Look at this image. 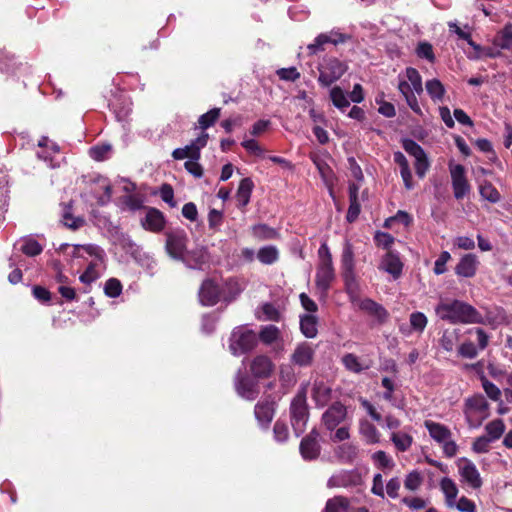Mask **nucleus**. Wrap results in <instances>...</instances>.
<instances>
[{
	"mask_svg": "<svg viewBox=\"0 0 512 512\" xmlns=\"http://www.w3.org/2000/svg\"><path fill=\"white\" fill-rule=\"evenodd\" d=\"M442 320L450 323H481V314L470 304L453 300L451 302H441L435 309Z\"/></svg>",
	"mask_w": 512,
	"mask_h": 512,
	"instance_id": "nucleus-1",
	"label": "nucleus"
},
{
	"mask_svg": "<svg viewBox=\"0 0 512 512\" xmlns=\"http://www.w3.org/2000/svg\"><path fill=\"white\" fill-rule=\"evenodd\" d=\"M348 70V64L334 56H325L318 64V83L322 87H330Z\"/></svg>",
	"mask_w": 512,
	"mask_h": 512,
	"instance_id": "nucleus-2",
	"label": "nucleus"
},
{
	"mask_svg": "<svg viewBox=\"0 0 512 512\" xmlns=\"http://www.w3.org/2000/svg\"><path fill=\"white\" fill-rule=\"evenodd\" d=\"M257 336L253 330L238 329L232 333L230 350L234 355L245 354L257 345Z\"/></svg>",
	"mask_w": 512,
	"mask_h": 512,
	"instance_id": "nucleus-3",
	"label": "nucleus"
},
{
	"mask_svg": "<svg viewBox=\"0 0 512 512\" xmlns=\"http://www.w3.org/2000/svg\"><path fill=\"white\" fill-rule=\"evenodd\" d=\"M449 171L454 197L457 200H461L470 192L471 189L466 176L465 167L461 164L449 163Z\"/></svg>",
	"mask_w": 512,
	"mask_h": 512,
	"instance_id": "nucleus-4",
	"label": "nucleus"
},
{
	"mask_svg": "<svg viewBox=\"0 0 512 512\" xmlns=\"http://www.w3.org/2000/svg\"><path fill=\"white\" fill-rule=\"evenodd\" d=\"M187 236L183 230L166 234L165 248L170 257L183 260L186 251Z\"/></svg>",
	"mask_w": 512,
	"mask_h": 512,
	"instance_id": "nucleus-5",
	"label": "nucleus"
},
{
	"mask_svg": "<svg viewBox=\"0 0 512 512\" xmlns=\"http://www.w3.org/2000/svg\"><path fill=\"white\" fill-rule=\"evenodd\" d=\"M222 289L220 285L211 278L205 279L198 292L199 301L203 306H214L221 298Z\"/></svg>",
	"mask_w": 512,
	"mask_h": 512,
	"instance_id": "nucleus-6",
	"label": "nucleus"
},
{
	"mask_svg": "<svg viewBox=\"0 0 512 512\" xmlns=\"http://www.w3.org/2000/svg\"><path fill=\"white\" fill-rule=\"evenodd\" d=\"M235 389L238 395L247 400H254L259 394L257 382L241 370L235 376Z\"/></svg>",
	"mask_w": 512,
	"mask_h": 512,
	"instance_id": "nucleus-7",
	"label": "nucleus"
},
{
	"mask_svg": "<svg viewBox=\"0 0 512 512\" xmlns=\"http://www.w3.org/2000/svg\"><path fill=\"white\" fill-rule=\"evenodd\" d=\"M362 475L356 470H343L337 474L332 475L328 482L327 486L330 488L333 487H355L362 484Z\"/></svg>",
	"mask_w": 512,
	"mask_h": 512,
	"instance_id": "nucleus-8",
	"label": "nucleus"
},
{
	"mask_svg": "<svg viewBox=\"0 0 512 512\" xmlns=\"http://www.w3.org/2000/svg\"><path fill=\"white\" fill-rule=\"evenodd\" d=\"M349 37L346 34L338 31H330L329 33H321L315 39L314 42L307 46L310 54H317L318 52L325 50L326 44L337 45L344 43Z\"/></svg>",
	"mask_w": 512,
	"mask_h": 512,
	"instance_id": "nucleus-9",
	"label": "nucleus"
},
{
	"mask_svg": "<svg viewBox=\"0 0 512 512\" xmlns=\"http://www.w3.org/2000/svg\"><path fill=\"white\" fill-rule=\"evenodd\" d=\"M458 468L461 477L471 488L478 489L482 486L480 473L472 461L461 458L458 461Z\"/></svg>",
	"mask_w": 512,
	"mask_h": 512,
	"instance_id": "nucleus-10",
	"label": "nucleus"
},
{
	"mask_svg": "<svg viewBox=\"0 0 512 512\" xmlns=\"http://www.w3.org/2000/svg\"><path fill=\"white\" fill-rule=\"evenodd\" d=\"M315 356V350L308 342H302L298 344L290 357V361L293 365L299 367H309L313 364Z\"/></svg>",
	"mask_w": 512,
	"mask_h": 512,
	"instance_id": "nucleus-11",
	"label": "nucleus"
},
{
	"mask_svg": "<svg viewBox=\"0 0 512 512\" xmlns=\"http://www.w3.org/2000/svg\"><path fill=\"white\" fill-rule=\"evenodd\" d=\"M334 280L335 269L333 264H318L315 275V284L317 289H319L323 295L328 293Z\"/></svg>",
	"mask_w": 512,
	"mask_h": 512,
	"instance_id": "nucleus-12",
	"label": "nucleus"
},
{
	"mask_svg": "<svg viewBox=\"0 0 512 512\" xmlns=\"http://www.w3.org/2000/svg\"><path fill=\"white\" fill-rule=\"evenodd\" d=\"M275 365L272 360L266 355H257L250 363V372L254 378L267 379L273 371Z\"/></svg>",
	"mask_w": 512,
	"mask_h": 512,
	"instance_id": "nucleus-13",
	"label": "nucleus"
},
{
	"mask_svg": "<svg viewBox=\"0 0 512 512\" xmlns=\"http://www.w3.org/2000/svg\"><path fill=\"white\" fill-rule=\"evenodd\" d=\"M403 266L399 253L389 250L382 257L379 269L389 273L394 279H398L402 275Z\"/></svg>",
	"mask_w": 512,
	"mask_h": 512,
	"instance_id": "nucleus-14",
	"label": "nucleus"
},
{
	"mask_svg": "<svg viewBox=\"0 0 512 512\" xmlns=\"http://www.w3.org/2000/svg\"><path fill=\"white\" fill-rule=\"evenodd\" d=\"M318 432L313 429L305 436L300 443V453L305 460H314L320 454V445L318 443Z\"/></svg>",
	"mask_w": 512,
	"mask_h": 512,
	"instance_id": "nucleus-15",
	"label": "nucleus"
},
{
	"mask_svg": "<svg viewBox=\"0 0 512 512\" xmlns=\"http://www.w3.org/2000/svg\"><path fill=\"white\" fill-rule=\"evenodd\" d=\"M359 189L360 185L355 182H350L348 186L349 207L346 214V221L354 223L361 212V205L359 202Z\"/></svg>",
	"mask_w": 512,
	"mask_h": 512,
	"instance_id": "nucleus-16",
	"label": "nucleus"
},
{
	"mask_svg": "<svg viewBox=\"0 0 512 512\" xmlns=\"http://www.w3.org/2000/svg\"><path fill=\"white\" fill-rule=\"evenodd\" d=\"M253 189L254 182L252 181L251 178L246 177L241 179V181L239 182L235 199L237 208L243 213L246 212V207L250 202Z\"/></svg>",
	"mask_w": 512,
	"mask_h": 512,
	"instance_id": "nucleus-17",
	"label": "nucleus"
},
{
	"mask_svg": "<svg viewBox=\"0 0 512 512\" xmlns=\"http://www.w3.org/2000/svg\"><path fill=\"white\" fill-rule=\"evenodd\" d=\"M166 220L164 214L157 208L150 207L146 213L142 226L145 230L159 233L165 228Z\"/></svg>",
	"mask_w": 512,
	"mask_h": 512,
	"instance_id": "nucleus-18",
	"label": "nucleus"
},
{
	"mask_svg": "<svg viewBox=\"0 0 512 512\" xmlns=\"http://www.w3.org/2000/svg\"><path fill=\"white\" fill-rule=\"evenodd\" d=\"M479 265L477 256L473 253L465 254L455 267L458 276L472 278L476 275Z\"/></svg>",
	"mask_w": 512,
	"mask_h": 512,
	"instance_id": "nucleus-19",
	"label": "nucleus"
},
{
	"mask_svg": "<svg viewBox=\"0 0 512 512\" xmlns=\"http://www.w3.org/2000/svg\"><path fill=\"white\" fill-rule=\"evenodd\" d=\"M393 160L400 168V174L404 183V187L407 190H412L414 188V182L407 158L402 152L396 151L393 153Z\"/></svg>",
	"mask_w": 512,
	"mask_h": 512,
	"instance_id": "nucleus-20",
	"label": "nucleus"
},
{
	"mask_svg": "<svg viewBox=\"0 0 512 512\" xmlns=\"http://www.w3.org/2000/svg\"><path fill=\"white\" fill-rule=\"evenodd\" d=\"M334 454L340 463L352 464L358 457V448L351 443H343L335 448Z\"/></svg>",
	"mask_w": 512,
	"mask_h": 512,
	"instance_id": "nucleus-21",
	"label": "nucleus"
},
{
	"mask_svg": "<svg viewBox=\"0 0 512 512\" xmlns=\"http://www.w3.org/2000/svg\"><path fill=\"white\" fill-rule=\"evenodd\" d=\"M480 380L486 395L493 401H499L498 412L500 414L507 413L508 408L504 407L503 402L501 401V390L494 383L490 382L484 374L480 375Z\"/></svg>",
	"mask_w": 512,
	"mask_h": 512,
	"instance_id": "nucleus-22",
	"label": "nucleus"
},
{
	"mask_svg": "<svg viewBox=\"0 0 512 512\" xmlns=\"http://www.w3.org/2000/svg\"><path fill=\"white\" fill-rule=\"evenodd\" d=\"M489 403L482 394H476L465 402V413H481L488 416Z\"/></svg>",
	"mask_w": 512,
	"mask_h": 512,
	"instance_id": "nucleus-23",
	"label": "nucleus"
},
{
	"mask_svg": "<svg viewBox=\"0 0 512 512\" xmlns=\"http://www.w3.org/2000/svg\"><path fill=\"white\" fill-rule=\"evenodd\" d=\"M360 308L368 314L375 316L380 323L385 322L389 316L388 311L381 304L369 298L361 302Z\"/></svg>",
	"mask_w": 512,
	"mask_h": 512,
	"instance_id": "nucleus-24",
	"label": "nucleus"
},
{
	"mask_svg": "<svg viewBox=\"0 0 512 512\" xmlns=\"http://www.w3.org/2000/svg\"><path fill=\"white\" fill-rule=\"evenodd\" d=\"M425 89L433 102H442L446 89L439 79H430L425 83Z\"/></svg>",
	"mask_w": 512,
	"mask_h": 512,
	"instance_id": "nucleus-25",
	"label": "nucleus"
},
{
	"mask_svg": "<svg viewBox=\"0 0 512 512\" xmlns=\"http://www.w3.org/2000/svg\"><path fill=\"white\" fill-rule=\"evenodd\" d=\"M318 319L311 314H305L300 318V330L307 338H315L318 334Z\"/></svg>",
	"mask_w": 512,
	"mask_h": 512,
	"instance_id": "nucleus-26",
	"label": "nucleus"
},
{
	"mask_svg": "<svg viewBox=\"0 0 512 512\" xmlns=\"http://www.w3.org/2000/svg\"><path fill=\"white\" fill-rule=\"evenodd\" d=\"M257 259L264 265L274 264L279 259V250L274 245L261 247L257 252Z\"/></svg>",
	"mask_w": 512,
	"mask_h": 512,
	"instance_id": "nucleus-27",
	"label": "nucleus"
},
{
	"mask_svg": "<svg viewBox=\"0 0 512 512\" xmlns=\"http://www.w3.org/2000/svg\"><path fill=\"white\" fill-rule=\"evenodd\" d=\"M441 490L445 494L446 503L449 507L455 505V499L458 494V488L454 481L448 477H445L440 482Z\"/></svg>",
	"mask_w": 512,
	"mask_h": 512,
	"instance_id": "nucleus-28",
	"label": "nucleus"
},
{
	"mask_svg": "<svg viewBox=\"0 0 512 512\" xmlns=\"http://www.w3.org/2000/svg\"><path fill=\"white\" fill-rule=\"evenodd\" d=\"M479 193L483 199L490 203H498L501 200V195L497 188L487 180L479 185Z\"/></svg>",
	"mask_w": 512,
	"mask_h": 512,
	"instance_id": "nucleus-29",
	"label": "nucleus"
},
{
	"mask_svg": "<svg viewBox=\"0 0 512 512\" xmlns=\"http://www.w3.org/2000/svg\"><path fill=\"white\" fill-rule=\"evenodd\" d=\"M425 425L434 440L444 442L450 438L451 433L445 426L432 421H426Z\"/></svg>",
	"mask_w": 512,
	"mask_h": 512,
	"instance_id": "nucleus-30",
	"label": "nucleus"
},
{
	"mask_svg": "<svg viewBox=\"0 0 512 512\" xmlns=\"http://www.w3.org/2000/svg\"><path fill=\"white\" fill-rule=\"evenodd\" d=\"M341 268L342 272H354L355 262H354V250L353 246L350 242H346L342 255H341Z\"/></svg>",
	"mask_w": 512,
	"mask_h": 512,
	"instance_id": "nucleus-31",
	"label": "nucleus"
},
{
	"mask_svg": "<svg viewBox=\"0 0 512 512\" xmlns=\"http://www.w3.org/2000/svg\"><path fill=\"white\" fill-rule=\"evenodd\" d=\"M254 237L260 240H272L279 238V232L267 224H256L252 227Z\"/></svg>",
	"mask_w": 512,
	"mask_h": 512,
	"instance_id": "nucleus-32",
	"label": "nucleus"
},
{
	"mask_svg": "<svg viewBox=\"0 0 512 512\" xmlns=\"http://www.w3.org/2000/svg\"><path fill=\"white\" fill-rule=\"evenodd\" d=\"M276 402L271 396L261 399L255 406V416H273Z\"/></svg>",
	"mask_w": 512,
	"mask_h": 512,
	"instance_id": "nucleus-33",
	"label": "nucleus"
},
{
	"mask_svg": "<svg viewBox=\"0 0 512 512\" xmlns=\"http://www.w3.org/2000/svg\"><path fill=\"white\" fill-rule=\"evenodd\" d=\"M71 209V204H67L64 206V211L62 215L63 224L71 230H77L85 224V220L83 217H74L72 215Z\"/></svg>",
	"mask_w": 512,
	"mask_h": 512,
	"instance_id": "nucleus-34",
	"label": "nucleus"
},
{
	"mask_svg": "<svg viewBox=\"0 0 512 512\" xmlns=\"http://www.w3.org/2000/svg\"><path fill=\"white\" fill-rule=\"evenodd\" d=\"M485 432L486 433L484 435L486 437H489V439L492 442H494V441L498 440L505 432V425L501 419L497 418V419L489 422L485 426Z\"/></svg>",
	"mask_w": 512,
	"mask_h": 512,
	"instance_id": "nucleus-35",
	"label": "nucleus"
},
{
	"mask_svg": "<svg viewBox=\"0 0 512 512\" xmlns=\"http://www.w3.org/2000/svg\"><path fill=\"white\" fill-rule=\"evenodd\" d=\"M494 43L501 49H512V24H507L495 37Z\"/></svg>",
	"mask_w": 512,
	"mask_h": 512,
	"instance_id": "nucleus-36",
	"label": "nucleus"
},
{
	"mask_svg": "<svg viewBox=\"0 0 512 512\" xmlns=\"http://www.w3.org/2000/svg\"><path fill=\"white\" fill-rule=\"evenodd\" d=\"M280 337V330L275 325H267L262 327L259 332V340L265 345H271Z\"/></svg>",
	"mask_w": 512,
	"mask_h": 512,
	"instance_id": "nucleus-37",
	"label": "nucleus"
},
{
	"mask_svg": "<svg viewBox=\"0 0 512 512\" xmlns=\"http://www.w3.org/2000/svg\"><path fill=\"white\" fill-rule=\"evenodd\" d=\"M172 157L175 160H182L189 158L190 160H199L201 152L198 151L197 147H193L192 144L185 146L184 148H176L172 152Z\"/></svg>",
	"mask_w": 512,
	"mask_h": 512,
	"instance_id": "nucleus-38",
	"label": "nucleus"
},
{
	"mask_svg": "<svg viewBox=\"0 0 512 512\" xmlns=\"http://www.w3.org/2000/svg\"><path fill=\"white\" fill-rule=\"evenodd\" d=\"M406 77L411 86V91L418 95L423 93L422 77L417 69L413 67L406 68Z\"/></svg>",
	"mask_w": 512,
	"mask_h": 512,
	"instance_id": "nucleus-39",
	"label": "nucleus"
},
{
	"mask_svg": "<svg viewBox=\"0 0 512 512\" xmlns=\"http://www.w3.org/2000/svg\"><path fill=\"white\" fill-rule=\"evenodd\" d=\"M349 501L343 496L329 499L323 512H348Z\"/></svg>",
	"mask_w": 512,
	"mask_h": 512,
	"instance_id": "nucleus-40",
	"label": "nucleus"
},
{
	"mask_svg": "<svg viewBox=\"0 0 512 512\" xmlns=\"http://www.w3.org/2000/svg\"><path fill=\"white\" fill-rule=\"evenodd\" d=\"M330 99H331L333 105L340 110H344L345 108L349 107V105H350V102L347 99L344 91L339 86H334L330 90Z\"/></svg>",
	"mask_w": 512,
	"mask_h": 512,
	"instance_id": "nucleus-41",
	"label": "nucleus"
},
{
	"mask_svg": "<svg viewBox=\"0 0 512 512\" xmlns=\"http://www.w3.org/2000/svg\"><path fill=\"white\" fill-rule=\"evenodd\" d=\"M221 114L220 108H213L208 112L201 115L198 119V123L201 129L206 130L209 127L213 126L216 121L219 119Z\"/></svg>",
	"mask_w": 512,
	"mask_h": 512,
	"instance_id": "nucleus-42",
	"label": "nucleus"
},
{
	"mask_svg": "<svg viewBox=\"0 0 512 512\" xmlns=\"http://www.w3.org/2000/svg\"><path fill=\"white\" fill-rule=\"evenodd\" d=\"M409 322L414 331L422 333L427 326L428 319L424 313L417 311L410 314Z\"/></svg>",
	"mask_w": 512,
	"mask_h": 512,
	"instance_id": "nucleus-43",
	"label": "nucleus"
},
{
	"mask_svg": "<svg viewBox=\"0 0 512 512\" xmlns=\"http://www.w3.org/2000/svg\"><path fill=\"white\" fill-rule=\"evenodd\" d=\"M392 442L399 451H407L412 444V437L406 433H393L391 437Z\"/></svg>",
	"mask_w": 512,
	"mask_h": 512,
	"instance_id": "nucleus-44",
	"label": "nucleus"
},
{
	"mask_svg": "<svg viewBox=\"0 0 512 512\" xmlns=\"http://www.w3.org/2000/svg\"><path fill=\"white\" fill-rule=\"evenodd\" d=\"M394 242L395 238L387 232L376 231L374 235L375 245L387 251L391 250V246L394 244Z\"/></svg>",
	"mask_w": 512,
	"mask_h": 512,
	"instance_id": "nucleus-45",
	"label": "nucleus"
},
{
	"mask_svg": "<svg viewBox=\"0 0 512 512\" xmlns=\"http://www.w3.org/2000/svg\"><path fill=\"white\" fill-rule=\"evenodd\" d=\"M345 290L349 295H356L359 292V285L355 272H342Z\"/></svg>",
	"mask_w": 512,
	"mask_h": 512,
	"instance_id": "nucleus-46",
	"label": "nucleus"
},
{
	"mask_svg": "<svg viewBox=\"0 0 512 512\" xmlns=\"http://www.w3.org/2000/svg\"><path fill=\"white\" fill-rule=\"evenodd\" d=\"M372 460L380 469H392L394 467L393 460L381 450L372 455Z\"/></svg>",
	"mask_w": 512,
	"mask_h": 512,
	"instance_id": "nucleus-47",
	"label": "nucleus"
},
{
	"mask_svg": "<svg viewBox=\"0 0 512 512\" xmlns=\"http://www.w3.org/2000/svg\"><path fill=\"white\" fill-rule=\"evenodd\" d=\"M402 147L410 156H413L414 158L422 156L425 153L424 149L416 141L409 138L402 140Z\"/></svg>",
	"mask_w": 512,
	"mask_h": 512,
	"instance_id": "nucleus-48",
	"label": "nucleus"
},
{
	"mask_svg": "<svg viewBox=\"0 0 512 512\" xmlns=\"http://www.w3.org/2000/svg\"><path fill=\"white\" fill-rule=\"evenodd\" d=\"M422 482V475L418 471H412L406 476L404 486L410 491H415L421 486Z\"/></svg>",
	"mask_w": 512,
	"mask_h": 512,
	"instance_id": "nucleus-49",
	"label": "nucleus"
},
{
	"mask_svg": "<svg viewBox=\"0 0 512 512\" xmlns=\"http://www.w3.org/2000/svg\"><path fill=\"white\" fill-rule=\"evenodd\" d=\"M104 292L111 298L118 297L122 292L121 282L116 278L108 279L104 286Z\"/></svg>",
	"mask_w": 512,
	"mask_h": 512,
	"instance_id": "nucleus-50",
	"label": "nucleus"
},
{
	"mask_svg": "<svg viewBox=\"0 0 512 512\" xmlns=\"http://www.w3.org/2000/svg\"><path fill=\"white\" fill-rule=\"evenodd\" d=\"M306 399L303 396H297L291 403V416H307Z\"/></svg>",
	"mask_w": 512,
	"mask_h": 512,
	"instance_id": "nucleus-51",
	"label": "nucleus"
},
{
	"mask_svg": "<svg viewBox=\"0 0 512 512\" xmlns=\"http://www.w3.org/2000/svg\"><path fill=\"white\" fill-rule=\"evenodd\" d=\"M277 76L284 81L295 82L301 74L296 67L280 68L276 71Z\"/></svg>",
	"mask_w": 512,
	"mask_h": 512,
	"instance_id": "nucleus-52",
	"label": "nucleus"
},
{
	"mask_svg": "<svg viewBox=\"0 0 512 512\" xmlns=\"http://www.w3.org/2000/svg\"><path fill=\"white\" fill-rule=\"evenodd\" d=\"M110 150L111 146L109 144L96 145L90 148L89 155L96 161H103L106 159Z\"/></svg>",
	"mask_w": 512,
	"mask_h": 512,
	"instance_id": "nucleus-53",
	"label": "nucleus"
},
{
	"mask_svg": "<svg viewBox=\"0 0 512 512\" xmlns=\"http://www.w3.org/2000/svg\"><path fill=\"white\" fill-rule=\"evenodd\" d=\"M361 431L370 443L378 442L379 433L377 429L367 420L361 421Z\"/></svg>",
	"mask_w": 512,
	"mask_h": 512,
	"instance_id": "nucleus-54",
	"label": "nucleus"
},
{
	"mask_svg": "<svg viewBox=\"0 0 512 512\" xmlns=\"http://www.w3.org/2000/svg\"><path fill=\"white\" fill-rule=\"evenodd\" d=\"M416 53L418 57L426 59L431 63L435 61L433 47L428 42H420L417 46Z\"/></svg>",
	"mask_w": 512,
	"mask_h": 512,
	"instance_id": "nucleus-55",
	"label": "nucleus"
},
{
	"mask_svg": "<svg viewBox=\"0 0 512 512\" xmlns=\"http://www.w3.org/2000/svg\"><path fill=\"white\" fill-rule=\"evenodd\" d=\"M414 166L417 176L423 179L430 168V162L428 160L426 153H424L422 156L415 158Z\"/></svg>",
	"mask_w": 512,
	"mask_h": 512,
	"instance_id": "nucleus-56",
	"label": "nucleus"
},
{
	"mask_svg": "<svg viewBox=\"0 0 512 512\" xmlns=\"http://www.w3.org/2000/svg\"><path fill=\"white\" fill-rule=\"evenodd\" d=\"M342 363L346 369L354 373H359L363 370L358 358L352 353L345 354L342 358Z\"/></svg>",
	"mask_w": 512,
	"mask_h": 512,
	"instance_id": "nucleus-57",
	"label": "nucleus"
},
{
	"mask_svg": "<svg viewBox=\"0 0 512 512\" xmlns=\"http://www.w3.org/2000/svg\"><path fill=\"white\" fill-rule=\"evenodd\" d=\"M490 443H492V441L489 439V437L482 435L474 440L472 444V450L478 454L487 453L490 449Z\"/></svg>",
	"mask_w": 512,
	"mask_h": 512,
	"instance_id": "nucleus-58",
	"label": "nucleus"
},
{
	"mask_svg": "<svg viewBox=\"0 0 512 512\" xmlns=\"http://www.w3.org/2000/svg\"><path fill=\"white\" fill-rule=\"evenodd\" d=\"M451 259V255L448 251H443L437 258L434 264L433 271L436 275H441L446 272V264Z\"/></svg>",
	"mask_w": 512,
	"mask_h": 512,
	"instance_id": "nucleus-59",
	"label": "nucleus"
},
{
	"mask_svg": "<svg viewBox=\"0 0 512 512\" xmlns=\"http://www.w3.org/2000/svg\"><path fill=\"white\" fill-rule=\"evenodd\" d=\"M123 203L132 211L143 208L144 200L142 196L137 194L127 195L123 198Z\"/></svg>",
	"mask_w": 512,
	"mask_h": 512,
	"instance_id": "nucleus-60",
	"label": "nucleus"
},
{
	"mask_svg": "<svg viewBox=\"0 0 512 512\" xmlns=\"http://www.w3.org/2000/svg\"><path fill=\"white\" fill-rule=\"evenodd\" d=\"M223 222V214L221 211L216 209H211L208 214V225L211 230H218V228L222 225Z\"/></svg>",
	"mask_w": 512,
	"mask_h": 512,
	"instance_id": "nucleus-61",
	"label": "nucleus"
},
{
	"mask_svg": "<svg viewBox=\"0 0 512 512\" xmlns=\"http://www.w3.org/2000/svg\"><path fill=\"white\" fill-rule=\"evenodd\" d=\"M274 437L279 442H284L289 436L288 426L282 422L277 421L273 427Z\"/></svg>",
	"mask_w": 512,
	"mask_h": 512,
	"instance_id": "nucleus-62",
	"label": "nucleus"
},
{
	"mask_svg": "<svg viewBox=\"0 0 512 512\" xmlns=\"http://www.w3.org/2000/svg\"><path fill=\"white\" fill-rule=\"evenodd\" d=\"M98 277V274L96 272V264L90 263L85 271L80 275L79 280L84 284H91L94 282Z\"/></svg>",
	"mask_w": 512,
	"mask_h": 512,
	"instance_id": "nucleus-63",
	"label": "nucleus"
},
{
	"mask_svg": "<svg viewBox=\"0 0 512 512\" xmlns=\"http://www.w3.org/2000/svg\"><path fill=\"white\" fill-rule=\"evenodd\" d=\"M458 353L460 356H462L464 358L473 359L477 356L478 351H477V348L474 345V343L468 341V342H464L460 345V347L458 349Z\"/></svg>",
	"mask_w": 512,
	"mask_h": 512,
	"instance_id": "nucleus-64",
	"label": "nucleus"
}]
</instances>
